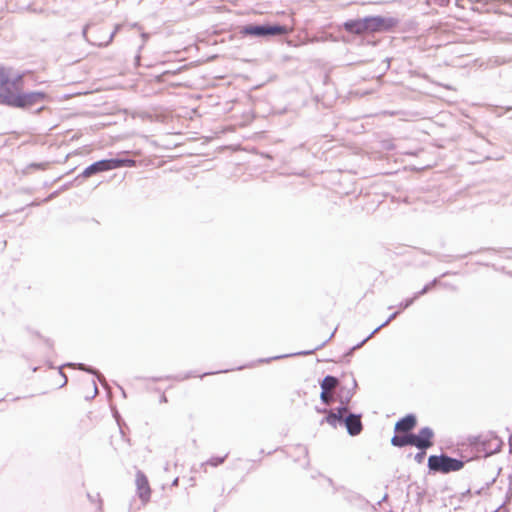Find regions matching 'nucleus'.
<instances>
[{"label": "nucleus", "instance_id": "1", "mask_svg": "<svg viewBox=\"0 0 512 512\" xmlns=\"http://www.w3.org/2000/svg\"><path fill=\"white\" fill-rule=\"evenodd\" d=\"M392 26L393 22L391 20L380 16L349 20L343 24L347 32L356 35L384 31L390 29Z\"/></svg>", "mask_w": 512, "mask_h": 512}, {"label": "nucleus", "instance_id": "2", "mask_svg": "<svg viewBox=\"0 0 512 512\" xmlns=\"http://www.w3.org/2000/svg\"><path fill=\"white\" fill-rule=\"evenodd\" d=\"M294 29L295 22L294 19L291 18L288 24L283 25H247L242 28L241 33L249 36L266 37L276 35H288L292 33Z\"/></svg>", "mask_w": 512, "mask_h": 512}, {"label": "nucleus", "instance_id": "3", "mask_svg": "<svg viewBox=\"0 0 512 512\" xmlns=\"http://www.w3.org/2000/svg\"><path fill=\"white\" fill-rule=\"evenodd\" d=\"M428 467L431 471L448 474L460 471L464 467V462L447 455H431L428 458Z\"/></svg>", "mask_w": 512, "mask_h": 512}, {"label": "nucleus", "instance_id": "4", "mask_svg": "<svg viewBox=\"0 0 512 512\" xmlns=\"http://www.w3.org/2000/svg\"><path fill=\"white\" fill-rule=\"evenodd\" d=\"M50 100V97L47 93L41 91H34L28 93H12V107L16 108H30L36 104H39L43 101Z\"/></svg>", "mask_w": 512, "mask_h": 512}, {"label": "nucleus", "instance_id": "5", "mask_svg": "<svg viewBox=\"0 0 512 512\" xmlns=\"http://www.w3.org/2000/svg\"><path fill=\"white\" fill-rule=\"evenodd\" d=\"M133 160H120V159H106V160H100L92 165L88 166L82 173V176L85 178H89L92 175L104 172L112 169H116L123 166H132L134 165Z\"/></svg>", "mask_w": 512, "mask_h": 512}, {"label": "nucleus", "instance_id": "6", "mask_svg": "<svg viewBox=\"0 0 512 512\" xmlns=\"http://www.w3.org/2000/svg\"><path fill=\"white\" fill-rule=\"evenodd\" d=\"M87 33L90 41L97 46L108 45L114 36L112 29L103 24H93L89 26Z\"/></svg>", "mask_w": 512, "mask_h": 512}, {"label": "nucleus", "instance_id": "7", "mask_svg": "<svg viewBox=\"0 0 512 512\" xmlns=\"http://www.w3.org/2000/svg\"><path fill=\"white\" fill-rule=\"evenodd\" d=\"M135 482L138 496L143 503H147L151 497V488L147 477L143 473L138 472Z\"/></svg>", "mask_w": 512, "mask_h": 512}, {"label": "nucleus", "instance_id": "8", "mask_svg": "<svg viewBox=\"0 0 512 512\" xmlns=\"http://www.w3.org/2000/svg\"><path fill=\"white\" fill-rule=\"evenodd\" d=\"M391 443L396 447H404V446H415L420 449V445H423L421 441H419L417 434H405V435H394L391 439Z\"/></svg>", "mask_w": 512, "mask_h": 512}, {"label": "nucleus", "instance_id": "9", "mask_svg": "<svg viewBox=\"0 0 512 512\" xmlns=\"http://www.w3.org/2000/svg\"><path fill=\"white\" fill-rule=\"evenodd\" d=\"M416 424H417L416 417L412 414H409L396 422L395 431L397 433L410 434L409 432L415 428Z\"/></svg>", "mask_w": 512, "mask_h": 512}, {"label": "nucleus", "instance_id": "10", "mask_svg": "<svg viewBox=\"0 0 512 512\" xmlns=\"http://www.w3.org/2000/svg\"><path fill=\"white\" fill-rule=\"evenodd\" d=\"M345 426L350 435L356 436L362 431V422L359 415L349 414L344 419Z\"/></svg>", "mask_w": 512, "mask_h": 512}, {"label": "nucleus", "instance_id": "11", "mask_svg": "<svg viewBox=\"0 0 512 512\" xmlns=\"http://www.w3.org/2000/svg\"><path fill=\"white\" fill-rule=\"evenodd\" d=\"M347 411L348 410L346 407H340L337 408L336 410H331L326 416L325 422L331 425L332 427H336L337 424L344 419Z\"/></svg>", "mask_w": 512, "mask_h": 512}, {"label": "nucleus", "instance_id": "12", "mask_svg": "<svg viewBox=\"0 0 512 512\" xmlns=\"http://www.w3.org/2000/svg\"><path fill=\"white\" fill-rule=\"evenodd\" d=\"M418 438L419 441L423 443V445H420L421 450H426L433 446V438H434V432L431 428L425 427L419 430L418 432Z\"/></svg>", "mask_w": 512, "mask_h": 512}, {"label": "nucleus", "instance_id": "13", "mask_svg": "<svg viewBox=\"0 0 512 512\" xmlns=\"http://www.w3.org/2000/svg\"><path fill=\"white\" fill-rule=\"evenodd\" d=\"M338 385V379L333 376H326L321 382V389L327 392H332Z\"/></svg>", "mask_w": 512, "mask_h": 512}, {"label": "nucleus", "instance_id": "14", "mask_svg": "<svg viewBox=\"0 0 512 512\" xmlns=\"http://www.w3.org/2000/svg\"><path fill=\"white\" fill-rule=\"evenodd\" d=\"M10 75L6 68L0 66V87L9 83Z\"/></svg>", "mask_w": 512, "mask_h": 512}, {"label": "nucleus", "instance_id": "15", "mask_svg": "<svg viewBox=\"0 0 512 512\" xmlns=\"http://www.w3.org/2000/svg\"><path fill=\"white\" fill-rule=\"evenodd\" d=\"M0 104L11 106L12 105V92L5 91L3 93H0Z\"/></svg>", "mask_w": 512, "mask_h": 512}, {"label": "nucleus", "instance_id": "16", "mask_svg": "<svg viewBox=\"0 0 512 512\" xmlns=\"http://www.w3.org/2000/svg\"><path fill=\"white\" fill-rule=\"evenodd\" d=\"M320 398L321 400L325 403V404H330L331 401H332V394L331 392H327V391H324L322 390L321 392V395H320Z\"/></svg>", "mask_w": 512, "mask_h": 512}, {"label": "nucleus", "instance_id": "17", "mask_svg": "<svg viewBox=\"0 0 512 512\" xmlns=\"http://www.w3.org/2000/svg\"><path fill=\"white\" fill-rule=\"evenodd\" d=\"M112 440H115L116 443L125 442L124 434L120 430H116L114 435L111 436Z\"/></svg>", "mask_w": 512, "mask_h": 512}, {"label": "nucleus", "instance_id": "18", "mask_svg": "<svg viewBox=\"0 0 512 512\" xmlns=\"http://www.w3.org/2000/svg\"><path fill=\"white\" fill-rule=\"evenodd\" d=\"M428 1L431 4L441 6V7L447 6L450 2V0H428Z\"/></svg>", "mask_w": 512, "mask_h": 512}, {"label": "nucleus", "instance_id": "19", "mask_svg": "<svg viewBox=\"0 0 512 512\" xmlns=\"http://www.w3.org/2000/svg\"><path fill=\"white\" fill-rule=\"evenodd\" d=\"M224 461V458H215L208 461V464L212 466H217L218 464L222 463Z\"/></svg>", "mask_w": 512, "mask_h": 512}, {"label": "nucleus", "instance_id": "20", "mask_svg": "<svg viewBox=\"0 0 512 512\" xmlns=\"http://www.w3.org/2000/svg\"><path fill=\"white\" fill-rule=\"evenodd\" d=\"M23 81V75H18L17 78L12 82L13 85H21Z\"/></svg>", "mask_w": 512, "mask_h": 512}, {"label": "nucleus", "instance_id": "21", "mask_svg": "<svg viewBox=\"0 0 512 512\" xmlns=\"http://www.w3.org/2000/svg\"><path fill=\"white\" fill-rule=\"evenodd\" d=\"M424 455H425V450H422V452H421V453H418V454L416 455V460H417L418 462H421V460L423 459Z\"/></svg>", "mask_w": 512, "mask_h": 512}]
</instances>
